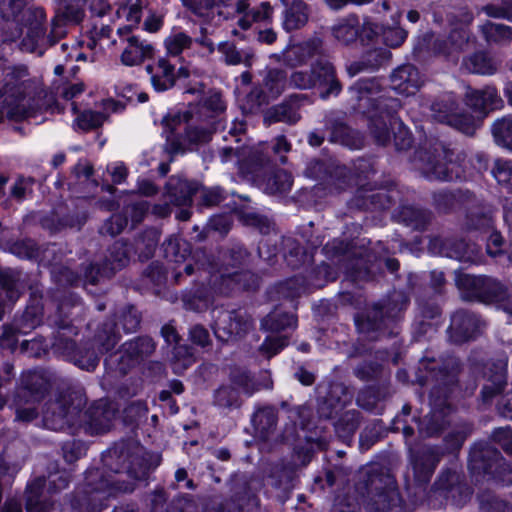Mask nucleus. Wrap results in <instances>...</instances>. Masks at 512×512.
I'll list each match as a JSON object with an SVG mask.
<instances>
[{
  "mask_svg": "<svg viewBox=\"0 0 512 512\" xmlns=\"http://www.w3.org/2000/svg\"><path fill=\"white\" fill-rule=\"evenodd\" d=\"M182 5L194 16L204 19H212L214 9H217L219 17L224 15L222 8L231 5L232 0H180Z\"/></svg>",
  "mask_w": 512,
  "mask_h": 512,
  "instance_id": "49530a36",
  "label": "nucleus"
},
{
  "mask_svg": "<svg viewBox=\"0 0 512 512\" xmlns=\"http://www.w3.org/2000/svg\"><path fill=\"white\" fill-rule=\"evenodd\" d=\"M348 246V243L342 240H334L331 243H327L324 250L329 257H342L339 262H343L342 266L345 272L353 280H368L374 273L372 267L366 266V262L362 257H352Z\"/></svg>",
  "mask_w": 512,
  "mask_h": 512,
  "instance_id": "aec40b11",
  "label": "nucleus"
},
{
  "mask_svg": "<svg viewBox=\"0 0 512 512\" xmlns=\"http://www.w3.org/2000/svg\"><path fill=\"white\" fill-rule=\"evenodd\" d=\"M465 104L478 115V119L485 118L491 111L502 106V99L494 86H485L483 89L469 87L465 93Z\"/></svg>",
  "mask_w": 512,
  "mask_h": 512,
  "instance_id": "cd10ccee",
  "label": "nucleus"
},
{
  "mask_svg": "<svg viewBox=\"0 0 512 512\" xmlns=\"http://www.w3.org/2000/svg\"><path fill=\"white\" fill-rule=\"evenodd\" d=\"M391 56V52L384 47L368 50L359 61H355L347 67V72L353 77L366 70H377L381 66L388 64Z\"/></svg>",
  "mask_w": 512,
  "mask_h": 512,
  "instance_id": "37998d69",
  "label": "nucleus"
},
{
  "mask_svg": "<svg viewBox=\"0 0 512 512\" xmlns=\"http://www.w3.org/2000/svg\"><path fill=\"white\" fill-rule=\"evenodd\" d=\"M323 53V42L320 38H312L303 43L293 45L283 54L286 65L295 67L306 63L310 58Z\"/></svg>",
  "mask_w": 512,
  "mask_h": 512,
  "instance_id": "4c0bfd02",
  "label": "nucleus"
},
{
  "mask_svg": "<svg viewBox=\"0 0 512 512\" xmlns=\"http://www.w3.org/2000/svg\"><path fill=\"white\" fill-rule=\"evenodd\" d=\"M361 418L358 410L351 409L343 412L333 424L336 436L343 443L350 444L360 426Z\"/></svg>",
  "mask_w": 512,
  "mask_h": 512,
  "instance_id": "de8ad7c7",
  "label": "nucleus"
},
{
  "mask_svg": "<svg viewBox=\"0 0 512 512\" xmlns=\"http://www.w3.org/2000/svg\"><path fill=\"white\" fill-rule=\"evenodd\" d=\"M252 327L253 320L243 309L221 312L212 325L214 335L221 343L238 341L243 338Z\"/></svg>",
  "mask_w": 512,
  "mask_h": 512,
  "instance_id": "4468645a",
  "label": "nucleus"
},
{
  "mask_svg": "<svg viewBox=\"0 0 512 512\" xmlns=\"http://www.w3.org/2000/svg\"><path fill=\"white\" fill-rule=\"evenodd\" d=\"M59 8L53 18L54 26L64 30L66 24L78 25L85 17L84 6L88 0H54Z\"/></svg>",
  "mask_w": 512,
  "mask_h": 512,
  "instance_id": "ea45409f",
  "label": "nucleus"
},
{
  "mask_svg": "<svg viewBox=\"0 0 512 512\" xmlns=\"http://www.w3.org/2000/svg\"><path fill=\"white\" fill-rule=\"evenodd\" d=\"M334 38L342 45H350L359 37V18L351 14L332 27Z\"/></svg>",
  "mask_w": 512,
  "mask_h": 512,
  "instance_id": "13d9d810",
  "label": "nucleus"
},
{
  "mask_svg": "<svg viewBox=\"0 0 512 512\" xmlns=\"http://www.w3.org/2000/svg\"><path fill=\"white\" fill-rule=\"evenodd\" d=\"M304 94H292L284 99L280 104L268 108L263 117L266 125L282 122L288 125L296 124L300 118V108L303 102L307 100Z\"/></svg>",
  "mask_w": 512,
  "mask_h": 512,
  "instance_id": "a878e982",
  "label": "nucleus"
},
{
  "mask_svg": "<svg viewBox=\"0 0 512 512\" xmlns=\"http://www.w3.org/2000/svg\"><path fill=\"white\" fill-rule=\"evenodd\" d=\"M286 82V71L278 68L267 70L263 75L261 83L255 86L247 95L250 110H258L261 106L279 97L285 90Z\"/></svg>",
  "mask_w": 512,
  "mask_h": 512,
  "instance_id": "2eb2a0df",
  "label": "nucleus"
},
{
  "mask_svg": "<svg viewBox=\"0 0 512 512\" xmlns=\"http://www.w3.org/2000/svg\"><path fill=\"white\" fill-rule=\"evenodd\" d=\"M447 153L442 147L418 151V169L428 180L453 181L460 177L459 166L447 161Z\"/></svg>",
  "mask_w": 512,
  "mask_h": 512,
  "instance_id": "f8f14e48",
  "label": "nucleus"
},
{
  "mask_svg": "<svg viewBox=\"0 0 512 512\" xmlns=\"http://www.w3.org/2000/svg\"><path fill=\"white\" fill-rule=\"evenodd\" d=\"M349 93L357 112L385 118L390 123L392 119H398L396 114L401 108V101L388 95L376 78L358 80L349 88Z\"/></svg>",
  "mask_w": 512,
  "mask_h": 512,
  "instance_id": "39448f33",
  "label": "nucleus"
},
{
  "mask_svg": "<svg viewBox=\"0 0 512 512\" xmlns=\"http://www.w3.org/2000/svg\"><path fill=\"white\" fill-rule=\"evenodd\" d=\"M480 32L489 45L501 46L512 41V27L505 24L486 21L481 25Z\"/></svg>",
  "mask_w": 512,
  "mask_h": 512,
  "instance_id": "052dcab7",
  "label": "nucleus"
},
{
  "mask_svg": "<svg viewBox=\"0 0 512 512\" xmlns=\"http://www.w3.org/2000/svg\"><path fill=\"white\" fill-rule=\"evenodd\" d=\"M462 65L468 72L480 75H493L498 70L494 58L482 51L465 57Z\"/></svg>",
  "mask_w": 512,
  "mask_h": 512,
  "instance_id": "6e6d98bb",
  "label": "nucleus"
},
{
  "mask_svg": "<svg viewBox=\"0 0 512 512\" xmlns=\"http://www.w3.org/2000/svg\"><path fill=\"white\" fill-rule=\"evenodd\" d=\"M22 28H26L20 48L22 51L42 56L48 47L55 45L65 34L64 30L57 29L53 22L51 31L46 34L47 16L42 7L30 6L22 9L20 13Z\"/></svg>",
  "mask_w": 512,
  "mask_h": 512,
  "instance_id": "0eeeda50",
  "label": "nucleus"
},
{
  "mask_svg": "<svg viewBox=\"0 0 512 512\" xmlns=\"http://www.w3.org/2000/svg\"><path fill=\"white\" fill-rule=\"evenodd\" d=\"M356 489L367 512H387L400 504L394 477L382 467H371Z\"/></svg>",
  "mask_w": 512,
  "mask_h": 512,
  "instance_id": "423d86ee",
  "label": "nucleus"
},
{
  "mask_svg": "<svg viewBox=\"0 0 512 512\" xmlns=\"http://www.w3.org/2000/svg\"><path fill=\"white\" fill-rule=\"evenodd\" d=\"M24 5L23 0L0 1V31L3 42H14L23 34L20 13Z\"/></svg>",
  "mask_w": 512,
  "mask_h": 512,
  "instance_id": "b1692460",
  "label": "nucleus"
},
{
  "mask_svg": "<svg viewBox=\"0 0 512 512\" xmlns=\"http://www.w3.org/2000/svg\"><path fill=\"white\" fill-rule=\"evenodd\" d=\"M85 400L81 394L66 390L49 399L42 408V423L47 429L63 431L76 424Z\"/></svg>",
  "mask_w": 512,
  "mask_h": 512,
  "instance_id": "6e6552de",
  "label": "nucleus"
},
{
  "mask_svg": "<svg viewBox=\"0 0 512 512\" xmlns=\"http://www.w3.org/2000/svg\"><path fill=\"white\" fill-rule=\"evenodd\" d=\"M210 283L215 290L221 294H228L234 289L251 291L256 290L259 285V278L249 270L240 272H228L226 268L220 274L211 276Z\"/></svg>",
  "mask_w": 512,
  "mask_h": 512,
  "instance_id": "5701e85b",
  "label": "nucleus"
},
{
  "mask_svg": "<svg viewBox=\"0 0 512 512\" xmlns=\"http://www.w3.org/2000/svg\"><path fill=\"white\" fill-rule=\"evenodd\" d=\"M467 208L465 227L468 231L488 232L493 229L494 220L492 210L476 197V202L470 203Z\"/></svg>",
  "mask_w": 512,
  "mask_h": 512,
  "instance_id": "a19ab883",
  "label": "nucleus"
},
{
  "mask_svg": "<svg viewBox=\"0 0 512 512\" xmlns=\"http://www.w3.org/2000/svg\"><path fill=\"white\" fill-rule=\"evenodd\" d=\"M397 222L415 231H425L434 218L433 212L427 208L414 205H403L395 214Z\"/></svg>",
  "mask_w": 512,
  "mask_h": 512,
  "instance_id": "e433bc0d",
  "label": "nucleus"
},
{
  "mask_svg": "<svg viewBox=\"0 0 512 512\" xmlns=\"http://www.w3.org/2000/svg\"><path fill=\"white\" fill-rule=\"evenodd\" d=\"M478 501L480 512H512V505L490 490L481 492Z\"/></svg>",
  "mask_w": 512,
  "mask_h": 512,
  "instance_id": "774afa93",
  "label": "nucleus"
},
{
  "mask_svg": "<svg viewBox=\"0 0 512 512\" xmlns=\"http://www.w3.org/2000/svg\"><path fill=\"white\" fill-rule=\"evenodd\" d=\"M298 319L296 314L283 309L282 304L275 306L274 309L261 319L260 328L269 332H284L295 330Z\"/></svg>",
  "mask_w": 512,
  "mask_h": 512,
  "instance_id": "79ce46f5",
  "label": "nucleus"
},
{
  "mask_svg": "<svg viewBox=\"0 0 512 512\" xmlns=\"http://www.w3.org/2000/svg\"><path fill=\"white\" fill-rule=\"evenodd\" d=\"M156 347V342L148 335L134 337L121 344L116 352L106 358V368L121 376L127 375L132 369L150 358Z\"/></svg>",
  "mask_w": 512,
  "mask_h": 512,
  "instance_id": "1a4fd4ad",
  "label": "nucleus"
},
{
  "mask_svg": "<svg viewBox=\"0 0 512 512\" xmlns=\"http://www.w3.org/2000/svg\"><path fill=\"white\" fill-rule=\"evenodd\" d=\"M229 384L233 385L237 389H241L242 392L247 396L253 395L255 392L261 390L262 388H272L271 380L267 381L265 384H262L261 382L256 381L250 372L238 368L233 369L230 372Z\"/></svg>",
  "mask_w": 512,
  "mask_h": 512,
  "instance_id": "3c124183",
  "label": "nucleus"
},
{
  "mask_svg": "<svg viewBox=\"0 0 512 512\" xmlns=\"http://www.w3.org/2000/svg\"><path fill=\"white\" fill-rule=\"evenodd\" d=\"M455 283L461 297L467 301L492 303L503 300L508 295V286L487 275H472L457 271Z\"/></svg>",
  "mask_w": 512,
  "mask_h": 512,
  "instance_id": "9b49d317",
  "label": "nucleus"
},
{
  "mask_svg": "<svg viewBox=\"0 0 512 512\" xmlns=\"http://www.w3.org/2000/svg\"><path fill=\"white\" fill-rule=\"evenodd\" d=\"M26 288V275L17 269H4L0 275V320Z\"/></svg>",
  "mask_w": 512,
  "mask_h": 512,
  "instance_id": "412c9836",
  "label": "nucleus"
},
{
  "mask_svg": "<svg viewBox=\"0 0 512 512\" xmlns=\"http://www.w3.org/2000/svg\"><path fill=\"white\" fill-rule=\"evenodd\" d=\"M130 261V249L127 242L123 240L115 241L108 249L104 259V264L109 270H105L108 274H113L122 270Z\"/></svg>",
  "mask_w": 512,
  "mask_h": 512,
  "instance_id": "09e8293b",
  "label": "nucleus"
},
{
  "mask_svg": "<svg viewBox=\"0 0 512 512\" xmlns=\"http://www.w3.org/2000/svg\"><path fill=\"white\" fill-rule=\"evenodd\" d=\"M392 203L393 198L387 190L375 189L371 185H361L348 205L351 209L376 211L388 209Z\"/></svg>",
  "mask_w": 512,
  "mask_h": 512,
  "instance_id": "bb28decb",
  "label": "nucleus"
},
{
  "mask_svg": "<svg viewBox=\"0 0 512 512\" xmlns=\"http://www.w3.org/2000/svg\"><path fill=\"white\" fill-rule=\"evenodd\" d=\"M311 69L315 87L320 90L321 98L326 99L340 93L342 86L336 77L335 68L323 54L313 63Z\"/></svg>",
  "mask_w": 512,
  "mask_h": 512,
  "instance_id": "c85d7f7f",
  "label": "nucleus"
},
{
  "mask_svg": "<svg viewBox=\"0 0 512 512\" xmlns=\"http://www.w3.org/2000/svg\"><path fill=\"white\" fill-rule=\"evenodd\" d=\"M102 462L109 471L126 474L129 480L122 476H106L100 469L88 470L83 485L71 499L72 508L78 512H101L110 497L134 491L135 482L146 480L158 465L143 447L126 442L116 443L105 451Z\"/></svg>",
  "mask_w": 512,
  "mask_h": 512,
  "instance_id": "f257e3e1",
  "label": "nucleus"
},
{
  "mask_svg": "<svg viewBox=\"0 0 512 512\" xmlns=\"http://www.w3.org/2000/svg\"><path fill=\"white\" fill-rule=\"evenodd\" d=\"M86 215L77 209L70 210L59 205L40 219V225L50 233H57L67 228L80 229L86 222Z\"/></svg>",
  "mask_w": 512,
  "mask_h": 512,
  "instance_id": "393cba45",
  "label": "nucleus"
},
{
  "mask_svg": "<svg viewBox=\"0 0 512 512\" xmlns=\"http://www.w3.org/2000/svg\"><path fill=\"white\" fill-rule=\"evenodd\" d=\"M472 473L483 474L504 485L512 483V470L501 452L487 442L475 443L469 454Z\"/></svg>",
  "mask_w": 512,
  "mask_h": 512,
  "instance_id": "9d476101",
  "label": "nucleus"
},
{
  "mask_svg": "<svg viewBox=\"0 0 512 512\" xmlns=\"http://www.w3.org/2000/svg\"><path fill=\"white\" fill-rule=\"evenodd\" d=\"M391 87L400 94L414 95L423 85L424 80L412 64H403L390 74Z\"/></svg>",
  "mask_w": 512,
  "mask_h": 512,
  "instance_id": "72a5a7b5",
  "label": "nucleus"
},
{
  "mask_svg": "<svg viewBox=\"0 0 512 512\" xmlns=\"http://www.w3.org/2000/svg\"><path fill=\"white\" fill-rule=\"evenodd\" d=\"M199 190V184L180 176H172L166 183V196L175 206L190 207L193 195Z\"/></svg>",
  "mask_w": 512,
  "mask_h": 512,
  "instance_id": "f704fd0d",
  "label": "nucleus"
},
{
  "mask_svg": "<svg viewBox=\"0 0 512 512\" xmlns=\"http://www.w3.org/2000/svg\"><path fill=\"white\" fill-rule=\"evenodd\" d=\"M439 489L444 492V497L461 506L467 502L472 492L470 487L460 481V476L453 471L443 473L438 482Z\"/></svg>",
  "mask_w": 512,
  "mask_h": 512,
  "instance_id": "58836bf2",
  "label": "nucleus"
},
{
  "mask_svg": "<svg viewBox=\"0 0 512 512\" xmlns=\"http://www.w3.org/2000/svg\"><path fill=\"white\" fill-rule=\"evenodd\" d=\"M298 465L292 461L279 460L269 465L266 485L273 489L275 497L284 503L298 481Z\"/></svg>",
  "mask_w": 512,
  "mask_h": 512,
  "instance_id": "dca6fc26",
  "label": "nucleus"
},
{
  "mask_svg": "<svg viewBox=\"0 0 512 512\" xmlns=\"http://www.w3.org/2000/svg\"><path fill=\"white\" fill-rule=\"evenodd\" d=\"M46 392L47 383L43 377L36 372H30L23 376L22 387L17 396L20 400L31 399L33 402H39Z\"/></svg>",
  "mask_w": 512,
  "mask_h": 512,
  "instance_id": "8fccbe9b",
  "label": "nucleus"
},
{
  "mask_svg": "<svg viewBox=\"0 0 512 512\" xmlns=\"http://www.w3.org/2000/svg\"><path fill=\"white\" fill-rule=\"evenodd\" d=\"M460 361L454 356L435 358L425 355L417 371L420 385L432 383L430 392L431 411L419 421L418 430L423 437H438L450 425L453 406L449 395L458 383Z\"/></svg>",
  "mask_w": 512,
  "mask_h": 512,
  "instance_id": "f03ea898",
  "label": "nucleus"
},
{
  "mask_svg": "<svg viewBox=\"0 0 512 512\" xmlns=\"http://www.w3.org/2000/svg\"><path fill=\"white\" fill-rule=\"evenodd\" d=\"M126 43L127 45L121 54V61L126 66L140 65L153 56V46L140 40L137 36H128Z\"/></svg>",
  "mask_w": 512,
  "mask_h": 512,
  "instance_id": "c03bdc74",
  "label": "nucleus"
},
{
  "mask_svg": "<svg viewBox=\"0 0 512 512\" xmlns=\"http://www.w3.org/2000/svg\"><path fill=\"white\" fill-rule=\"evenodd\" d=\"M290 423L285 425L284 431L280 435L282 442H295L302 440L298 428L303 432V435H315L311 431L312 428V410L310 407L301 405L289 410Z\"/></svg>",
  "mask_w": 512,
  "mask_h": 512,
  "instance_id": "c756f323",
  "label": "nucleus"
},
{
  "mask_svg": "<svg viewBox=\"0 0 512 512\" xmlns=\"http://www.w3.org/2000/svg\"><path fill=\"white\" fill-rule=\"evenodd\" d=\"M407 305L408 298L403 292L390 293L385 300L355 317L359 334L369 341L396 336L398 331L395 323L400 319Z\"/></svg>",
  "mask_w": 512,
  "mask_h": 512,
  "instance_id": "20e7f679",
  "label": "nucleus"
},
{
  "mask_svg": "<svg viewBox=\"0 0 512 512\" xmlns=\"http://www.w3.org/2000/svg\"><path fill=\"white\" fill-rule=\"evenodd\" d=\"M45 483V479L39 477L27 486L25 492V507L27 512H47L51 508L52 503L48 500L42 499V492L45 487Z\"/></svg>",
  "mask_w": 512,
  "mask_h": 512,
  "instance_id": "5fc2aeb1",
  "label": "nucleus"
},
{
  "mask_svg": "<svg viewBox=\"0 0 512 512\" xmlns=\"http://www.w3.org/2000/svg\"><path fill=\"white\" fill-rule=\"evenodd\" d=\"M428 250L436 255L456 259L469 264L483 262L481 247L475 243L466 242L463 239L441 236L430 237Z\"/></svg>",
  "mask_w": 512,
  "mask_h": 512,
  "instance_id": "ddd939ff",
  "label": "nucleus"
},
{
  "mask_svg": "<svg viewBox=\"0 0 512 512\" xmlns=\"http://www.w3.org/2000/svg\"><path fill=\"white\" fill-rule=\"evenodd\" d=\"M308 6L302 0H293L284 10L283 27L293 31L303 27L308 21Z\"/></svg>",
  "mask_w": 512,
  "mask_h": 512,
  "instance_id": "864d4df0",
  "label": "nucleus"
},
{
  "mask_svg": "<svg viewBox=\"0 0 512 512\" xmlns=\"http://www.w3.org/2000/svg\"><path fill=\"white\" fill-rule=\"evenodd\" d=\"M117 410L112 403L100 400L91 405L83 416L84 430L90 435L109 431L113 425Z\"/></svg>",
  "mask_w": 512,
  "mask_h": 512,
  "instance_id": "4be33fe9",
  "label": "nucleus"
},
{
  "mask_svg": "<svg viewBox=\"0 0 512 512\" xmlns=\"http://www.w3.org/2000/svg\"><path fill=\"white\" fill-rule=\"evenodd\" d=\"M482 321L472 311L459 309L450 318L447 329L448 337L454 344H462L474 340L480 333Z\"/></svg>",
  "mask_w": 512,
  "mask_h": 512,
  "instance_id": "6ab92c4d",
  "label": "nucleus"
},
{
  "mask_svg": "<svg viewBox=\"0 0 512 512\" xmlns=\"http://www.w3.org/2000/svg\"><path fill=\"white\" fill-rule=\"evenodd\" d=\"M255 436L262 441H270L276 436L278 412L273 406L259 407L252 415Z\"/></svg>",
  "mask_w": 512,
  "mask_h": 512,
  "instance_id": "c9c22d12",
  "label": "nucleus"
},
{
  "mask_svg": "<svg viewBox=\"0 0 512 512\" xmlns=\"http://www.w3.org/2000/svg\"><path fill=\"white\" fill-rule=\"evenodd\" d=\"M164 257L171 263L181 264L191 256L190 244L177 237H169L162 244Z\"/></svg>",
  "mask_w": 512,
  "mask_h": 512,
  "instance_id": "680f3d73",
  "label": "nucleus"
},
{
  "mask_svg": "<svg viewBox=\"0 0 512 512\" xmlns=\"http://www.w3.org/2000/svg\"><path fill=\"white\" fill-rule=\"evenodd\" d=\"M303 435L302 439L304 444H297L294 448L297 459L301 462V466H306L312 459L316 450H325L328 447V439L325 436L318 435Z\"/></svg>",
  "mask_w": 512,
  "mask_h": 512,
  "instance_id": "603ef678",
  "label": "nucleus"
},
{
  "mask_svg": "<svg viewBox=\"0 0 512 512\" xmlns=\"http://www.w3.org/2000/svg\"><path fill=\"white\" fill-rule=\"evenodd\" d=\"M476 202V195L470 190H439L432 193V206L439 214H450L457 206H468Z\"/></svg>",
  "mask_w": 512,
  "mask_h": 512,
  "instance_id": "473e14b6",
  "label": "nucleus"
},
{
  "mask_svg": "<svg viewBox=\"0 0 512 512\" xmlns=\"http://www.w3.org/2000/svg\"><path fill=\"white\" fill-rule=\"evenodd\" d=\"M302 290V282L297 277H294L272 287L269 295L272 300L289 301L292 307L295 308L293 300L300 295Z\"/></svg>",
  "mask_w": 512,
  "mask_h": 512,
  "instance_id": "69168bd1",
  "label": "nucleus"
},
{
  "mask_svg": "<svg viewBox=\"0 0 512 512\" xmlns=\"http://www.w3.org/2000/svg\"><path fill=\"white\" fill-rule=\"evenodd\" d=\"M458 110L459 104L452 95L439 97L430 105L431 117L435 121L447 125Z\"/></svg>",
  "mask_w": 512,
  "mask_h": 512,
  "instance_id": "bf43d9fd",
  "label": "nucleus"
},
{
  "mask_svg": "<svg viewBox=\"0 0 512 512\" xmlns=\"http://www.w3.org/2000/svg\"><path fill=\"white\" fill-rule=\"evenodd\" d=\"M211 403L213 407L219 410L230 412L240 409L243 405V399L237 388L229 383H225L213 391Z\"/></svg>",
  "mask_w": 512,
  "mask_h": 512,
  "instance_id": "a18cd8bd",
  "label": "nucleus"
},
{
  "mask_svg": "<svg viewBox=\"0 0 512 512\" xmlns=\"http://www.w3.org/2000/svg\"><path fill=\"white\" fill-rule=\"evenodd\" d=\"M176 83L175 67L165 58H160L156 63V70L151 77V84L157 92H164L172 88Z\"/></svg>",
  "mask_w": 512,
  "mask_h": 512,
  "instance_id": "4d7b16f0",
  "label": "nucleus"
},
{
  "mask_svg": "<svg viewBox=\"0 0 512 512\" xmlns=\"http://www.w3.org/2000/svg\"><path fill=\"white\" fill-rule=\"evenodd\" d=\"M291 150V144L283 135L277 136L270 145L264 149H255L247 159L249 173H257L265 166L285 164L286 153Z\"/></svg>",
  "mask_w": 512,
  "mask_h": 512,
  "instance_id": "f3484780",
  "label": "nucleus"
},
{
  "mask_svg": "<svg viewBox=\"0 0 512 512\" xmlns=\"http://www.w3.org/2000/svg\"><path fill=\"white\" fill-rule=\"evenodd\" d=\"M283 257L293 269L301 267L307 260V254L300 243L292 237L282 239Z\"/></svg>",
  "mask_w": 512,
  "mask_h": 512,
  "instance_id": "338daca9",
  "label": "nucleus"
},
{
  "mask_svg": "<svg viewBox=\"0 0 512 512\" xmlns=\"http://www.w3.org/2000/svg\"><path fill=\"white\" fill-rule=\"evenodd\" d=\"M160 234L155 228L145 229L134 240L135 252L141 260L152 258L158 245Z\"/></svg>",
  "mask_w": 512,
  "mask_h": 512,
  "instance_id": "e2e57ef3",
  "label": "nucleus"
},
{
  "mask_svg": "<svg viewBox=\"0 0 512 512\" xmlns=\"http://www.w3.org/2000/svg\"><path fill=\"white\" fill-rule=\"evenodd\" d=\"M166 134L165 151L171 156L197 151L208 144L221 125V120L204 118L197 106L168 114L161 121Z\"/></svg>",
  "mask_w": 512,
  "mask_h": 512,
  "instance_id": "7ed1b4c3",
  "label": "nucleus"
},
{
  "mask_svg": "<svg viewBox=\"0 0 512 512\" xmlns=\"http://www.w3.org/2000/svg\"><path fill=\"white\" fill-rule=\"evenodd\" d=\"M20 101V93L15 85L0 83V123L5 118L19 121L31 116Z\"/></svg>",
  "mask_w": 512,
  "mask_h": 512,
  "instance_id": "7c9ffc66",
  "label": "nucleus"
},
{
  "mask_svg": "<svg viewBox=\"0 0 512 512\" xmlns=\"http://www.w3.org/2000/svg\"><path fill=\"white\" fill-rule=\"evenodd\" d=\"M353 398L351 387L343 382H332L326 393L317 398V413L322 419H332L338 411L350 405Z\"/></svg>",
  "mask_w": 512,
  "mask_h": 512,
  "instance_id": "a211bd4d",
  "label": "nucleus"
},
{
  "mask_svg": "<svg viewBox=\"0 0 512 512\" xmlns=\"http://www.w3.org/2000/svg\"><path fill=\"white\" fill-rule=\"evenodd\" d=\"M276 165L265 166L257 173H252L260 182L265 193L270 195L287 193L292 186V176L283 169H275Z\"/></svg>",
  "mask_w": 512,
  "mask_h": 512,
  "instance_id": "2f4dec72",
  "label": "nucleus"
},
{
  "mask_svg": "<svg viewBox=\"0 0 512 512\" xmlns=\"http://www.w3.org/2000/svg\"><path fill=\"white\" fill-rule=\"evenodd\" d=\"M218 51L224 56V62L227 65L252 66L254 53L249 49L239 50L233 42L225 41L218 45Z\"/></svg>",
  "mask_w": 512,
  "mask_h": 512,
  "instance_id": "0e129e2a",
  "label": "nucleus"
}]
</instances>
